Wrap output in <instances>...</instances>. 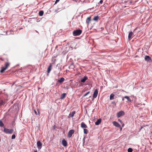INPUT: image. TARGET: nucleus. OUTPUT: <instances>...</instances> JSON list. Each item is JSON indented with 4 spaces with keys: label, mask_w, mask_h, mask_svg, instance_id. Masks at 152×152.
Returning <instances> with one entry per match:
<instances>
[{
    "label": "nucleus",
    "mask_w": 152,
    "mask_h": 152,
    "mask_svg": "<svg viewBox=\"0 0 152 152\" xmlns=\"http://www.w3.org/2000/svg\"><path fill=\"white\" fill-rule=\"evenodd\" d=\"M14 130L13 129H9L7 128H4L3 131L6 134H12L13 133Z\"/></svg>",
    "instance_id": "nucleus-3"
},
{
    "label": "nucleus",
    "mask_w": 152,
    "mask_h": 152,
    "mask_svg": "<svg viewBox=\"0 0 152 152\" xmlns=\"http://www.w3.org/2000/svg\"><path fill=\"white\" fill-rule=\"evenodd\" d=\"M82 32V31L80 29H77L74 31L73 32V35L76 36L80 35Z\"/></svg>",
    "instance_id": "nucleus-2"
},
{
    "label": "nucleus",
    "mask_w": 152,
    "mask_h": 152,
    "mask_svg": "<svg viewBox=\"0 0 152 152\" xmlns=\"http://www.w3.org/2000/svg\"><path fill=\"white\" fill-rule=\"evenodd\" d=\"M98 94V91L97 89H95L94 91L93 95V97L94 98H95L97 97Z\"/></svg>",
    "instance_id": "nucleus-6"
},
{
    "label": "nucleus",
    "mask_w": 152,
    "mask_h": 152,
    "mask_svg": "<svg viewBox=\"0 0 152 152\" xmlns=\"http://www.w3.org/2000/svg\"><path fill=\"white\" fill-rule=\"evenodd\" d=\"M99 18V17L98 16H96L94 17L93 20H94L97 21Z\"/></svg>",
    "instance_id": "nucleus-23"
},
{
    "label": "nucleus",
    "mask_w": 152,
    "mask_h": 152,
    "mask_svg": "<svg viewBox=\"0 0 152 152\" xmlns=\"http://www.w3.org/2000/svg\"><path fill=\"white\" fill-rule=\"evenodd\" d=\"M90 91H89L87 93H86V94H85L83 96V97H84L86 96L87 95L90 94Z\"/></svg>",
    "instance_id": "nucleus-26"
},
{
    "label": "nucleus",
    "mask_w": 152,
    "mask_h": 152,
    "mask_svg": "<svg viewBox=\"0 0 152 152\" xmlns=\"http://www.w3.org/2000/svg\"><path fill=\"white\" fill-rule=\"evenodd\" d=\"M124 97H123V98L122 99V101H124Z\"/></svg>",
    "instance_id": "nucleus-35"
},
{
    "label": "nucleus",
    "mask_w": 152,
    "mask_h": 152,
    "mask_svg": "<svg viewBox=\"0 0 152 152\" xmlns=\"http://www.w3.org/2000/svg\"><path fill=\"white\" fill-rule=\"evenodd\" d=\"M81 127L82 128H87V125L84 123L82 122L81 124Z\"/></svg>",
    "instance_id": "nucleus-14"
},
{
    "label": "nucleus",
    "mask_w": 152,
    "mask_h": 152,
    "mask_svg": "<svg viewBox=\"0 0 152 152\" xmlns=\"http://www.w3.org/2000/svg\"><path fill=\"white\" fill-rule=\"evenodd\" d=\"M133 150L131 148H129L128 149V152H132Z\"/></svg>",
    "instance_id": "nucleus-27"
},
{
    "label": "nucleus",
    "mask_w": 152,
    "mask_h": 152,
    "mask_svg": "<svg viewBox=\"0 0 152 152\" xmlns=\"http://www.w3.org/2000/svg\"><path fill=\"white\" fill-rule=\"evenodd\" d=\"M88 79L87 77L85 76L83 78L81 79L80 82L82 83H84Z\"/></svg>",
    "instance_id": "nucleus-10"
},
{
    "label": "nucleus",
    "mask_w": 152,
    "mask_h": 152,
    "mask_svg": "<svg viewBox=\"0 0 152 152\" xmlns=\"http://www.w3.org/2000/svg\"><path fill=\"white\" fill-rule=\"evenodd\" d=\"M124 98H125L127 99V101L126 102H130L131 101L129 97L128 96H125L124 97Z\"/></svg>",
    "instance_id": "nucleus-17"
},
{
    "label": "nucleus",
    "mask_w": 152,
    "mask_h": 152,
    "mask_svg": "<svg viewBox=\"0 0 152 152\" xmlns=\"http://www.w3.org/2000/svg\"><path fill=\"white\" fill-rule=\"evenodd\" d=\"M103 1L102 0H100L99 2L100 4H102L103 3Z\"/></svg>",
    "instance_id": "nucleus-31"
},
{
    "label": "nucleus",
    "mask_w": 152,
    "mask_h": 152,
    "mask_svg": "<svg viewBox=\"0 0 152 152\" xmlns=\"http://www.w3.org/2000/svg\"><path fill=\"white\" fill-rule=\"evenodd\" d=\"M113 125L114 126H115L117 127H119V128L121 127L120 125L117 122H116L115 121H114L113 122Z\"/></svg>",
    "instance_id": "nucleus-7"
},
{
    "label": "nucleus",
    "mask_w": 152,
    "mask_h": 152,
    "mask_svg": "<svg viewBox=\"0 0 152 152\" xmlns=\"http://www.w3.org/2000/svg\"><path fill=\"white\" fill-rule=\"evenodd\" d=\"M7 61L4 64V66L2 67L0 70V72L1 73H3L5 70H6L10 66V63L9 61V59L8 58H6L5 59Z\"/></svg>",
    "instance_id": "nucleus-1"
},
{
    "label": "nucleus",
    "mask_w": 152,
    "mask_h": 152,
    "mask_svg": "<svg viewBox=\"0 0 152 152\" xmlns=\"http://www.w3.org/2000/svg\"><path fill=\"white\" fill-rule=\"evenodd\" d=\"M52 68V65L51 64H50V65L49 66V67H48V70H47V72L48 73H49L50 72V71L51 70Z\"/></svg>",
    "instance_id": "nucleus-9"
},
{
    "label": "nucleus",
    "mask_w": 152,
    "mask_h": 152,
    "mask_svg": "<svg viewBox=\"0 0 152 152\" xmlns=\"http://www.w3.org/2000/svg\"><path fill=\"white\" fill-rule=\"evenodd\" d=\"M118 121L119 122H120L121 123V124H122V123H123V122H122V121H121V119H118Z\"/></svg>",
    "instance_id": "nucleus-29"
},
{
    "label": "nucleus",
    "mask_w": 152,
    "mask_h": 152,
    "mask_svg": "<svg viewBox=\"0 0 152 152\" xmlns=\"http://www.w3.org/2000/svg\"><path fill=\"white\" fill-rule=\"evenodd\" d=\"M101 28L102 29V30H103L104 29V28Z\"/></svg>",
    "instance_id": "nucleus-36"
},
{
    "label": "nucleus",
    "mask_w": 152,
    "mask_h": 152,
    "mask_svg": "<svg viewBox=\"0 0 152 152\" xmlns=\"http://www.w3.org/2000/svg\"><path fill=\"white\" fill-rule=\"evenodd\" d=\"M122 124V127H123L124 125V124L123 123H122V124Z\"/></svg>",
    "instance_id": "nucleus-34"
},
{
    "label": "nucleus",
    "mask_w": 152,
    "mask_h": 152,
    "mask_svg": "<svg viewBox=\"0 0 152 152\" xmlns=\"http://www.w3.org/2000/svg\"><path fill=\"white\" fill-rule=\"evenodd\" d=\"M102 121V119L101 118H99V119H98L97 121L95 122V124L96 125H99L101 122Z\"/></svg>",
    "instance_id": "nucleus-15"
},
{
    "label": "nucleus",
    "mask_w": 152,
    "mask_h": 152,
    "mask_svg": "<svg viewBox=\"0 0 152 152\" xmlns=\"http://www.w3.org/2000/svg\"><path fill=\"white\" fill-rule=\"evenodd\" d=\"M115 95L112 94L110 95V100H112L114 99V96Z\"/></svg>",
    "instance_id": "nucleus-21"
},
{
    "label": "nucleus",
    "mask_w": 152,
    "mask_h": 152,
    "mask_svg": "<svg viewBox=\"0 0 152 152\" xmlns=\"http://www.w3.org/2000/svg\"><path fill=\"white\" fill-rule=\"evenodd\" d=\"M15 135L14 134H13L12 135L11 138L12 139H15Z\"/></svg>",
    "instance_id": "nucleus-28"
},
{
    "label": "nucleus",
    "mask_w": 152,
    "mask_h": 152,
    "mask_svg": "<svg viewBox=\"0 0 152 152\" xmlns=\"http://www.w3.org/2000/svg\"><path fill=\"white\" fill-rule=\"evenodd\" d=\"M37 145L38 148L39 149H41L42 145V144L41 142L40 141H38L37 142Z\"/></svg>",
    "instance_id": "nucleus-8"
},
{
    "label": "nucleus",
    "mask_w": 152,
    "mask_h": 152,
    "mask_svg": "<svg viewBox=\"0 0 152 152\" xmlns=\"http://www.w3.org/2000/svg\"><path fill=\"white\" fill-rule=\"evenodd\" d=\"M75 111H73L71 113H70L68 117L69 118L73 117L74 116V115H75Z\"/></svg>",
    "instance_id": "nucleus-12"
},
{
    "label": "nucleus",
    "mask_w": 152,
    "mask_h": 152,
    "mask_svg": "<svg viewBox=\"0 0 152 152\" xmlns=\"http://www.w3.org/2000/svg\"><path fill=\"white\" fill-rule=\"evenodd\" d=\"M4 126V125L2 121L1 120H0V126L3 127Z\"/></svg>",
    "instance_id": "nucleus-25"
},
{
    "label": "nucleus",
    "mask_w": 152,
    "mask_h": 152,
    "mask_svg": "<svg viewBox=\"0 0 152 152\" xmlns=\"http://www.w3.org/2000/svg\"><path fill=\"white\" fill-rule=\"evenodd\" d=\"M34 112H35V114L36 115H37V112L35 110H34Z\"/></svg>",
    "instance_id": "nucleus-33"
},
{
    "label": "nucleus",
    "mask_w": 152,
    "mask_h": 152,
    "mask_svg": "<svg viewBox=\"0 0 152 152\" xmlns=\"http://www.w3.org/2000/svg\"><path fill=\"white\" fill-rule=\"evenodd\" d=\"M60 0H56L55 2V3H56L57 2H58Z\"/></svg>",
    "instance_id": "nucleus-32"
},
{
    "label": "nucleus",
    "mask_w": 152,
    "mask_h": 152,
    "mask_svg": "<svg viewBox=\"0 0 152 152\" xmlns=\"http://www.w3.org/2000/svg\"><path fill=\"white\" fill-rule=\"evenodd\" d=\"M66 95V94L65 93L62 94L61 95V97H60V99H64L65 96Z\"/></svg>",
    "instance_id": "nucleus-20"
},
{
    "label": "nucleus",
    "mask_w": 152,
    "mask_h": 152,
    "mask_svg": "<svg viewBox=\"0 0 152 152\" xmlns=\"http://www.w3.org/2000/svg\"><path fill=\"white\" fill-rule=\"evenodd\" d=\"M64 78L63 77H61L60 80H58V82L60 83H62L64 81Z\"/></svg>",
    "instance_id": "nucleus-16"
},
{
    "label": "nucleus",
    "mask_w": 152,
    "mask_h": 152,
    "mask_svg": "<svg viewBox=\"0 0 152 152\" xmlns=\"http://www.w3.org/2000/svg\"><path fill=\"white\" fill-rule=\"evenodd\" d=\"M44 14V12L43 11H41L39 12V15L42 16Z\"/></svg>",
    "instance_id": "nucleus-22"
},
{
    "label": "nucleus",
    "mask_w": 152,
    "mask_h": 152,
    "mask_svg": "<svg viewBox=\"0 0 152 152\" xmlns=\"http://www.w3.org/2000/svg\"><path fill=\"white\" fill-rule=\"evenodd\" d=\"M75 132V131L73 129H71L68 132V137L69 138L71 137L72 135Z\"/></svg>",
    "instance_id": "nucleus-4"
},
{
    "label": "nucleus",
    "mask_w": 152,
    "mask_h": 152,
    "mask_svg": "<svg viewBox=\"0 0 152 152\" xmlns=\"http://www.w3.org/2000/svg\"><path fill=\"white\" fill-rule=\"evenodd\" d=\"M91 20V19L90 17H88L86 20V23L88 25Z\"/></svg>",
    "instance_id": "nucleus-19"
},
{
    "label": "nucleus",
    "mask_w": 152,
    "mask_h": 152,
    "mask_svg": "<svg viewBox=\"0 0 152 152\" xmlns=\"http://www.w3.org/2000/svg\"><path fill=\"white\" fill-rule=\"evenodd\" d=\"M62 144L65 147L66 146L67 144V142L64 139L62 140Z\"/></svg>",
    "instance_id": "nucleus-11"
},
{
    "label": "nucleus",
    "mask_w": 152,
    "mask_h": 152,
    "mask_svg": "<svg viewBox=\"0 0 152 152\" xmlns=\"http://www.w3.org/2000/svg\"><path fill=\"white\" fill-rule=\"evenodd\" d=\"M125 113L123 111H121L117 113V116L118 118H119L124 115Z\"/></svg>",
    "instance_id": "nucleus-5"
},
{
    "label": "nucleus",
    "mask_w": 152,
    "mask_h": 152,
    "mask_svg": "<svg viewBox=\"0 0 152 152\" xmlns=\"http://www.w3.org/2000/svg\"><path fill=\"white\" fill-rule=\"evenodd\" d=\"M145 59L147 61H149L151 59L150 57L148 56H146L145 57Z\"/></svg>",
    "instance_id": "nucleus-13"
},
{
    "label": "nucleus",
    "mask_w": 152,
    "mask_h": 152,
    "mask_svg": "<svg viewBox=\"0 0 152 152\" xmlns=\"http://www.w3.org/2000/svg\"><path fill=\"white\" fill-rule=\"evenodd\" d=\"M120 128H121V130L122 129V128L121 127Z\"/></svg>",
    "instance_id": "nucleus-37"
},
{
    "label": "nucleus",
    "mask_w": 152,
    "mask_h": 152,
    "mask_svg": "<svg viewBox=\"0 0 152 152\" xmlns=\"http://www.w3.org/2000/svg\"><path fill=\"white\" fill-rule=\"evenodd\" d=\"M133 35V33L132 32H130L128 35V39L130 40L131 39V37Z\"/></svg>",
    "instance_id": "nucleus-18"
},
{
    "label": "nucleus",
    "mask_w": 152,
    "mask_h": 152,
    "mask_svg": "<svg viewBox=\"0 0 152 152\" xmlns=\"http://www.w3.org/2000/svg\"><path fill=\"white\" fill-rule=\"evenodd\" d=\"M84 133L85 134H87L88 133V130L86 129H84Z\"/></svg>",
    "instance_id": "nucleus-24"
},
{
    "label": "nucleus",
    "mask_w": 152,
    "mask_h": 152,
    "mask_svg": "<svg viewBox=\"0 0 152 152\" xmlns=\"http://www.w3.org/2000/svg\"><path fill=\"white\" fill-rule=\"evenodd\" d=\"M0 60L3 61H4V59L2 58H0Z\"/></svg>",
    "instance_id": "nucleus-30"
}]
</instances>
